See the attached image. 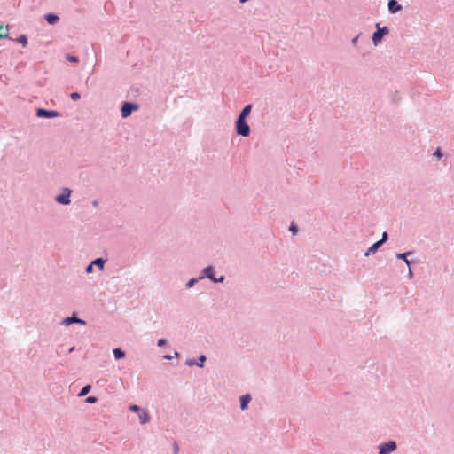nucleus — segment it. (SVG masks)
I'll use <instances>...</instances> for the list:
<instances>
[{"label": "nucleus", "instance_id": "nucleus-24", "mask_svg": "<svg viewBox=\"0 0 454 454\" xmlns=\"http://www.w3.org/2000/svg\"><path fill=\"white\" fill-rule=\"evenodd\" d=\"M97 401H98V398H97L96 396H92V395L88 396V397L85 399V402H86L87 403H97Z\"/></svg>", "mask_w": 454, "mask_h": 454}, {"label": "nucleus", "instance_id": "nucleus-12", "mask_svg": "<svg viewBox=\"0 0 454 454\" xmlns=\"http://www.w3.org/2000/svg\"><path fill=\"white\" fill-rule=\"evenodd\" d=\"M138 417H139V419H140V423L141 424H145L147 422L150 421V415L148 414L147 411L142 410L139 413H138Z\"/></svg>", "mask_w": 454, "mask_h": 454}, {"label": "nucleus", "instance_id": "nucleus-22", "mask_svg": "<svg viewBox=\"0 0 454 454\" xmlns=\"http://www.w3.org/2000/svg\"><path fill=\"white\" fill-rule=\"evenodd\" d=\"M433 155L439 160L442 159L443 157L442 149L440 147H437L436 150L434 152Z\"/></svg>", "mask_w": 454, "mask_h": 454}, {"label": "nucleus", "instance_id": "nucleus-19", "mask_svg": "<svg viewBox=\"0 0 454 454\" xmlns=\"http://www.w3.org/2000/svg\"><path fill=\"white\" fill-rule=\"evenodd\" d=\"M45 19L49 24H55L59 20V17L55 14H47Z\"/></svg>", "mask_w": 454, "mask_h": 454}, {"label": "nucleus", "instance_id": "nucleus-32", "mask_svg": "<svg viewBox=\"0 0 454 454\" xmlns=\"http://www.w3.org/2000/svg\"><path fill=\"white\" fill-rule=\"evenodd\" d=\"M75 324H79V325H86V321L82 319V318H79L76 317V321H75Z\"/></svg>", "mask_w": 454, "mask_h": 454}, {"label": "nucleus", "instance_id": "nucleus-28", "mask_svg": "<svg viewBox=\"0 0 454 454\" xmlns=\"http://www.w3.org/2000/svg\"><path fill=\"white\" fill-rule=\"evenodd\" d=\"M93 267H94L93 264L90 262L89 265L86 266L85 272L87 274L92 273L93 272Z\"/></svg>", "mask_w": 454, "mask_h": 454}, {"label": "nucleus", "instance_id": "nucleus-37", "mask_svg": "<svg viewBox=\"0 0 454 454\" xmlns=\"http://www.w3.org/2000/svg\"><path fill=\"white\" fill-rule=\"evenodd\" d=\"M91 204H92V206H93V207H98V200H93V201L91 202Z\"/></svg>", "mask_w": 454, "mask_h": 454}, {"label": "nucleus", "instance_id": "nucleus-21", "mask_svg": "<svg viewBox=\"0 0 454 454\" xmlns=\"http://www.w3.org/2000/svg\"><path fill=\"white\" fill-rule=\"evenodd\" d=\"M17 41L19 43H20L24 47H26L27 45V36L24 35H21L18 39Z\"/></svg>", "mask_w": 454, "mask_h": 454}, {"label": "nucleus", "instance_id": "nucleus-33", "mask_svg": "<svg viewBox=\"0 0 454 454\" xmlns=\"http://www.w3.org/2000/svg\"><path fill=\"white\" fill-rule=\"evenodd\" d=\"M173 450H174V453H175V454H178V451H179V446H178L177 442H174V444H173Z\"/></svg>", "mask_w": 454, "mask_h": 454}, {"label": "nucleus", "instance_id": "nucleus-36", "mask_svg": "<svg viewBox=\"0 0 454 454\" xmlns=\"http://www.w3.org/2000/svg\"><path fill=\"white\" fill-rule=\"evenodd\" d=\"M163 358H164V359H167V360H171V359H172V356H170V355H168H168H164V356H163Z\"/></svg>", "mask_w": 454, "mask_h": 454}, {"label": "nucleus", "instance_id": "nucleus-20", "mask_svg": "<svg viewBox=\"0 0 454 454\" xmlns=\"http://www.w3.org/2000/svg\"><path fill=\"white\" fill-rule=\"evenodd\" d=\"M289 231L292 232L293 235H296L299 231V227L294 223H291L289 226Z\"/></svg>", "mask_w": 454, "mask_h": 454}, {"label": "nucleus", "instance_id": "nucleus-1", "mask_svg": "<svg viewBox=\"0 0 454 454\" xmlns=\"http://www.w3.org/2000/svg\"><path fill=\"white\" fill-rule=\"evenodd\" d=\"M250 115H238L235 121L236 134L240 137H247L250 136L251 129L247 118Z\"/></svg>", "mask_w": 454, "mask_h": 454}, {"label": "nucleus", "instance_id": "nucleus-2", "mask_svg": "<svg viewBox=\"0 0 454 454\" xmlns=\"http://www.w3.org/2000/svg\"><path fill=\"white\" fill-rule=\"evenodd\" d=\"M200 278H207L213 283H223L225 279V276L221 275L219 278H216L215 267L212 265H208L200 271Z\"/></svg>", "mask_w": 454, "mask_h": 454}, {"label": "nucleus", "instance_id": "nucleus-9", "mask_svg": "<svg viewBox=\"0 0 454 454\" xmlns=\"http://www.w3.org/2000/svg\"><path fill=\"white\" fill-rule=\"evenodd\" d=\"M381 246L382 244L379 240L374 242L364 253V256L367 257L371 254H375Z\"/></svg>", "mask_w": 454, "mask_h": 454}, {"label": "nucleus", "instance_id": "nucleus-27", "mask_svg": "<svg viewBox=\"0 0 454 454\" xmlns=\"http://www.w3.org/2000/svg\"><path fill=\"white\" fill-rule=\"evenodd\" d=\"M251 109H252V106L247 105L243 108V110L240 112V114H250Z\"/></svg>", "mask_w": 454, "mask_h": 454}, {"label": "nucleus", "instance_id": "nucleus-10", "mask_svg": "<svg viewBox=\"0 0 454 454\" xmlns=\"http://www.w3.org/2000/svg\"><path fill=\"white\" fill-rule=\"evenodd\" d=\"M387 29L386 27H384L383 29H378L372 35V40H373V43L375 44H377L379 42H380L382 36H383V34L384 33H387Z\"/></svg>", "mask_w": 454, "mask_h": 454}, {"label": "nucleus", "instance_id": "nucleus-11", "mask_svg": "<svg viewBox=\"0 0 454 454\" xmlns=\"http://www.w3.org/2000/svg\"><path fill=\"white\" fill-rule=\"evenodd\" d=\"M106 261H107V259L98 257V258H96L93 261H91V263L93 264V266L98 267L99 270H103Z\"/></svg>", "mask_w": 454, "mask_h": 454}, {"label": "nucleus", "instance_id": "nucleus-4", "mask_svg": "<svg viewBox=\"0 0 454 454\" xmlns=\"http://www.w3.org/2000/svg\"><path fill=\"white\" fill-rule=\"evenodd\" d=\"M397 449V443L394 440H389L388 442H383L379 445V453L378 454H390L394 452Z\"/></svg>", "mask_w": 454, "mask_h": 454}, {"label": "nucleus", "instance_id": "nucleus-34", "mask_svg": "<svg viewBox=\"0 0 454 454\" xmlns=\"http://www.w3.org/2000/svg\"><path fill=\"white\" fill-rule=\"evenodd\" d=\"M407 277H408L410 279H411V278H412V277H413V272H412V270H411V267L409 268Z\"/></svg>", "mask_w": 454, "mask_h": 454}, {"label": "nucleus", "instance_id": "nucleus-35", "mask_svg": "<svg viewBox=\"0 0 454 454\" xmlns=\"http://www.w3.org/2000/svg\"><path fill=\"white\" fill-rule=\"evenodd\" d=\"M38 117H43V118H53L57 117L58 115H37Z\"/></svg>", "mask_w": 454, "mask_h": 454}, {"label": "nucleus", "instance_id": "nucleus-40", "mask_svg": "<svg viewBox=\"0 0 454 454\" xmlns=\"http://www.w3.org/2000/svg\"><path fill=\"white\" fill-rule=\"evenodd\" d=\"M239 1H240V3H245V2H247V0H239Z\"/></svg>", "mask_w": 454, "mask_h": 454}, {"label": "nucleus", "instance_id": "nucleus-39", "mask_svg": "<svg viewBox=\"0 0 454 454\" xmlns=\"http://www.w3.org/2000/svg\"><path fill=\"white\" fill-rule=\"evenodd\" d=\"M74 350V347H72V348H69L68 352L72 353Z\"/></svg>", "mask_w": 454, "mask_h": 454}, {"label": "nucleus", "instance_id": "nucleus-25", "mask_svg": "<svg viewBox=\"0 0 454 454\" xmlns=\"http://www.w3.org/2000/svg\"><path fill=\"white\" fill-rule=\"evenodd\" d=\"M387 239H388V234L387 231H384L381 239L379 241L383 245L387 240Z\"/></svg>", "mask_w": 454, "mask_h": 454}, {"label": "nucleus", "instance_id": "nucleus-26", "mask_svg": "<svg viewBox=\"0 0 454 454\" xmlns=\"http://www.w3.org/2000/svg\"><path fill=\"white\" fill-rule=\"evenodd\" d=\"M167 344H168V340L166 339H164V338L160 339L158 340V342H157V346L158 347H163V346H165Z\"/></svg>", "mask_w": 454, "mask_h": 454}, {"label": "nucleus", "instance_id": "nucleus-23", "mask_svg": "<svg viewBox=\"0 0 454 454\" xmlns=\"http://www.w3.org/2000/svg\"><path fill=\"white\" fill-rule=\"evenodd\" d=\"M129 410L136 413H139L142 411V409L137 404L129 405Z\"/></svg>", "mask_w": 454, "mask_h": 454}, {"label": "nucleus", "instance_id": "nucleus-8", "mask_svg": "<svg viewBox=\"0 0 454 454\" xmlns=\"http://www.w3.org/2000/svg\"><path fill=\"white\" fill-rule=\"evenodd\" d=\"M251 401V396L248 394L243 395L239 397V406L242 411L246 410Z\"/></svg>", "mask_w": 454, "mask_h": 454}, {"label": "nucleus", "instance_id": "nucleus-16", "mask_svg": "<svg viewBox=\"0 0 454 454\" xmlns=\"http://www.w3.org/2000/svg\"><path fill=\"white\" fill-rule=\"evenodd\" d=\"M9 35L8 26H0V39L7 38Z\"/></svg>", "mask_w": 454, "mask_h": 454}, {"label": "nucleus", "instance_id": "nucleus-29", "mask_svg": "<svg viewBox=\"0 0 454 454\" xmlns=\"http://www.w3.org/2000/svg\"><path fill=\"white\" fill-rule=\"evenodd\" d=\"M36 114H57L55 111H48L42 108H39L36 112Z\"/></svg>", "mask_w": 454, "mask_h": 454}, {"label": "nucleus", "instance_id": "nucleus-5", "mask_svg": "<svg viewBox=\"0 0 454 454\" xmlns=\"http://www.w3.org/2000/svg\"><path fill=\"white\" fill-rule=\"evenodd\" d=\"M207 360V356L205 355H200L197 359L194 358H189L185 361V365L187 366H193L197 365L200 368H203L205 365V362Z\"/></svg>", "mask_w": 454, "mask_h": 454}, {"label": "nucleus", "instance_id": "nucleus-41", "mask_svg": "<svg viewBox=\"0 0 454 454\" xmlns=\"http://www.w3.org/2000/svg\"><path fill=\"white\" fill-rule=\"evenodd\" d=\"M121 116H122L123 118H126V117H128L129 115L123 114V115H121Z\"/></svg>", "mask_w": 454, "mask_h": 454}, {"label": "nucleus", "instance_id": "nucleus-13", "mask_svg": "<svg viewBox=\"0 0 454 454\" xmlns=\"http://www.w3.org/2000/svg\"><path fill=\"white\" fill-rule=\"evenodd\" d=\"M113 353L116 360L122 359L125 357V351L121 348H114Z\"/></svg>", "mask_w": 454, "mask_h": 454}, {"label": "nucleus", "instance_id": "nucleus-18", "mask_svg": "<svg viewBox=\"0 0 454 454\" xmlns=\"http://www.w3.org/2000/svg\"><path fill=\"white\" fill-rule=\"evenodd\" d=\"M90 389H91V386H90V385H85V386H84V387L80 390V392H79V394H78V396H80V397H83V396L87 395L90 393Z\"/></svg>", "mask_w": 454, "mask_h": 454}, {"label": "nucleus", "instance_id": "nucleus-15", "mask_svg": "<svg viewBox=\"0 0 454 454\" xmlns=\"http://www.w3.org/2000/svg\"><path fill=\"white\" fill-rule=\"evenodd\" d=\"M76 321V315L74 313L71 317H67L62 320V325H65L67 326L74 324Z\"/></svg>", "mask_w": 454, "mask_h": 454}, {"label": "nucleus", "instance_id": "nucleus-31", "mask_svg": "<svg viewBox=\"0 0 454 454\" xmlns=\"http://www.w3.org/2000/svg\"><path fill=\"white\" fill-rule=\"evenodd\" d=\"M71 98L73 100H77L80 98V94L78 92H74L71 94Z\"/></svg>", "mask_w": 454, "mask_h": 454}, {"label": "nucleus", "instance_id": "nucleus-38", "mask_svg": "<svg viewBox=\"0 0 454 454\" xmlns=\"http://www.w3.org/2000/svg\"><path fill=\"white\" fill-rule=\"evenodd\" d=\"M179 355H180V354H179V352L175 351V353H174V356H175V357H178V356H179Z\"/></svg>", "mask_w": 454, "mask_h": 454}, {"label": "nucleus", "instance_id": "nucleus-6", "mask_svg": "<svg viewBox=\"0 0 454 454\" xmlns=\"http://www.w3.org/2000/svg\"><path fill=\"white\" fill-rule=\"evenodd\" d=\"M138 106L134 103L126 102L121 107V114H131V112L137 111Z\"/></svg>", "mask_w": 454, "mask_h": 454}, {"label": "nucleus", "instance_id": "nucleus-14", "mask_svg": "<svg viewBox=\"0 0 454 454\" xmlns=\"http://www.w3.org/2000/svg\"><path fill=\"white\" fill-rule=\"evenodd\" d=\"M388 9L391 12L395 13L401 9V6L397 4L395 0H390L388 2Z\"/></svg>", "mask_w": 454, "mask_h": 454}, {"label": "nucleus", "instance_id": "nucleus-3", "mask_svg": "<svg viewBox=\"0 0 454 454\" xmlns=\"http://www.w3.org/2000/svg\"><path fill=\"white\" fill-rule=\"evenodd\" d=\"M71 193H72L71 189H69L67 187H63L61 193L55 196L54 200L57 203H59L60 205L67 206L71 203V199H70Z\"/></svg>", "mask_w": 454, "mask_h": 454}, {"label": "nucleus", "instance_id": "nucleus-17", "mask_svg": "<svg viewBox=\"0 0 454 454\" xmlns=\"http://www.w3.org/2000/svg\"><path fill=\"white\" fill-rule=\"evenodd\" d=\"M200 280H201L200 276L198 278H192L186 282L185 287L190 289L193 287Z\"/></svg>", "mask_w": 454, "mask_h": 454}, {"label": "nucleus", "instance_id": "nucleus-7", "mask_svg": "<svg viewBox=\"0 0 454 454\" xmlns=\"http://www.w3.org/2000/svg\"><path fill=\"white\" fill-rule=\"evenodd\" d=\"M411 254V251H407L404 253H397L395 256L397 259L403 260L405 262V264L410 268L412 262L408 259V256Z\"/></svg>", "mask_w": 454, "mask_h": 454}, {"label": "nucleus", "instance_id": "nucleus-30", "mask_svg": "<svg viewBox=\"0 0 454 454\" xmlns=\"http://www.w3.org/2000/svg\"><path fill=\"white\" fill-rule=\"evenodd\" d=\"M67 59L69 60V61H72V62H77L78 61V59L77 57H74V56H67Z\"/></svg>", "mask_w": 454, "mask_h": 454}]
</instances>
